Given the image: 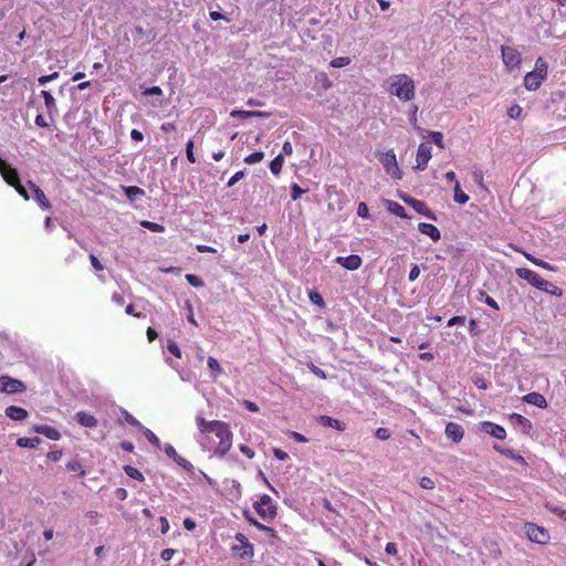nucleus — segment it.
I'll return each instance as SVG.
<instances>
[{"instance_id": "obj_16", "label": "nucleus", "mask_w": 566, "mask_h": 566, "mask_svg": "<svg viewBox=\"0 0 566 566\" xmlns=\"http://www.w3.org/2000/svg\"><path fill=\"white\" fill-rule=\"evenodd\" d=\"M28 185L33 190L34 199L36 200L39 206L44 210H51L52 205H51L50 200L46 198L43 190L32 181H29Z\"/></svg>"}, {"instance_id": "obj_63", "label": "nucleus", "mask_w": 566, "mask_h": 566, "mask_svg": "<svg viewBox=\"0 0 566 566\" xmlns=\"http://www.w3.org/2000/svg\"><path fill=\"white\" fill-rule=\"evenodd\" d=\"M196 249L198 252H201V253H205V252L217 253V250L213 247L206 245V244H198L196 247Z\"/></svg>"}, {"instance_id": "obj_4", "label": "nucleus", "mask_w": 566, "mask_h": 566, "mask_svg": "<svg viewBox=\"0 0 566 566\" xmlns=\"http://www.w3.org/2000/svg\"><path fill=\"white\" fill-rule=\"evenodd\" d=\"M548 76V63L543 56L535 61V69L524 76V87L527 91H537Z\"/></svg>"}, {"instance_id": "obj_50", "label": "nucleus", "mask_w": 566, "mask_h": 566, "mask_svg": "<svg viewBox=\"0 0 566 566\" xmlns=\"http://www.w3.org/2000/svg\"><path fill=\"white\" fill-rule=\"evenodd\" d=\"M419 484L424 490H432L434 488L433 480L428 476L421 478Z\"/></svg>"}, {"instance_id": "obj_61", "label": "nucleus", "mask_w": 566, "mask_h": 566, "mask_svg": "<svg viewBox=\"0 0 566 566\" xmlns=\"http://www.w3.org/2000/svg\"><path fill=\"white\" fill-rule=\"evenodd\" d=\"M420 269L417 264H413L409 272V281L413 282L419 277Z\"/></svg>"}, {"instance_id": "obj_26", "label": "nucleus", "mask_w": 566, "mask_h": 566, "mask_svg": "<svg viewBox=\"0 0 566 566\" xmlns=\"http://www.w3.org/2000/svg\"><path fill=\"white\" fill-rule=\"evenodd\" d=\"M514 424L521 427L524 432H528L532 429V422L522 415L512 413L510 416Z\"/></svg>"}, {"instance_id": "obj_3", "label": "nucleus", "mask_w": 566, "mask_h": 566, "mask_svg": "<svg viewBox=\"0 0 566 566\" xmlns=\"http://www.w3.org/2000/svg\"><path fill=\"white\" fill-rule=\"evenodd\" d=\"M516 275L520 279L527 281L532 286H534L535 289H537L542 292H545V293H548L551 295H555L558 297L563 295V291L559 287H557L553 283L546 281L538 273H536L530 269H526V268L516 269Z\"/></svg>"}, {"instance_id": "obj_18", "label": "nucleus", "mask_w": 566, "mask_h": 566, "mask_svg": "<svg viewBox=\"0 0 566 566\" xmlns=\"http://www.w3.org/2000/svg\"><path fill=\"white\" fill-rule=\"evenodd\" d=\"M418 230L422 234L430 237L434 242L439 241L441 238L440 230L432 223L420 222L418 224Z\"/></svg>"}, {"instance_id": "obj_7", "label": "nucleus", "mask_w": 566, "mask_h": 566, "mask_svg": "<svg viewBox=\"0 0 566 566\" xmlns=\"http://www.w3.org/2000/svg\"><path fill=\"white\" fill-rule=\"evenodd\" d=\"M254 510L263 520H272L276 515V507L272 504L270 495L264 494L253 504Z\"/></svg>"}, {"instance_id": "obj_19", "label": "nucleus", "mask_w": 566, "mask_h": 566, "mask_svg": "<svg viewBox=\"0 0 566 566\" xmlns=\"http://www.w3.org/2000/svg\"><path fill=\"white\" fill-rule=\"evenodd\" d=\"M4 413L8 418L15 420V421H22V420L27 419L28 415H29L24 408L18 407V406L7 407Z\"/></svg>"}, {"instance_id": "obj_53", "label": "nucleus", "mask_w": 566, "mask_h": 566, "mask_svg": "<svg viewBox=\"0 0 566 566\" xmlns=\"http://www.w3.org/2000/svg\"><path fill=\"white\" fill-rule=\"evenodd\" d=\"M165 453L167 454L168 458H170L174 461L177 459V457H179L178 452L171 444L165 446Z\"/></svg>"}, {"instance_id": "obj_24", "label": "nucleus", "mask_w": 566, "mask_h": 566, "mask_svg": "<svg viewBox=\"0 0 566 566\" xmlns=\"http://www.w3.org/2000/svg\"><path fill=\"white\" fill-rule=\"evenodd\" d=\"M387 209L390 213L401 218V219H408L409 216L408 213L406 212L405 208L396 202V201H391V200H388L387 201Z\"/></svg>"}, {"instance_id": "obj_52", "label": "nucleus", "mask_w": 566, "mask_h": 566, "mask_svg": "<svg viewBox=\"0 0 566 566\" xmlns=\"http://www.w3.org/2000/svg\"><path fill=\"white\" fill-rule=\"evenodd\" d=\"M522 113V107L517 104L511 106L507 111V115L511 117V118H517Z\"/></svg>"}, {"instance_id": "obj_5", "label": "nucleus", "mask_w": 566, "mask_h": 566, "mask_svg": "<svg viewBox=\"0 0 566 566\" xmlns=\"http://www.w3.org/2000/svg\"><path fill=\"white\" fill-rule=\"evenodd\" d=\"M379 161L384 166L385 171L395 180L402 178V171L398 165L396 154L394 150L382 153L379 157Z\"/></svg>"}, {"instance_id": "obj_15", "label": "nucleus", "mask_w": 566, "mask_h": 566, "mask_svg": "<svg viewBox=\"0 0 566 566\" xmlns=\"http://www.w3.org/2000/svg\"><path fill=\"white\" fill-rule=\"evenodd\" d=\"M336 262L343 268L349 271H355L361 266V258L357 254H350L348 256H338Z\"/></svg>"}, {"instance_id": "obj_43", "label": "nucleus", "mask_w": 566, "mask_h": 566, "mask_svg": "<svg viewBox=\"0 0 566 566\" xmlns=\"http://www.w3.org/2000/svg\"><path fill=\"white\" fill-rule=\"evenodd\" d=\"M480 295H481V297H484V302H485V304H486L488 306H490L491 308H493V310H495V311H499V310H500L497 302H496L493 297L489 296V295H488L485 292H483V291H481V292H480Z\"/></svg>"}, {"instance_id": "obj_38", "label": "nucleus", "mask_w": 566, "mask_h": 566, "mask_svg": "<svg viewBox=\"0 0 566 566\" xmlns=\"http://www.w3.org/2000/svg\"><path fill=\"white\" fill-rule=\"evenodd\" d=\"M307 189H302L297 184L291 185V198L293 201H296L301 198V196L305 192H307Z\"/></svg>"}, {"instance_id": "obj_30", "label": "nucleus", "mask_w": 566, "mask_h": 566, "mask_svg": "<svg viewBox=\"0 0 566 566\" xmlns=\"http://www.w3.org/2000/svg\"><path fill=\"white\" fill-rule=\"evenodd\" d=\"M283 163H284V159H283V156L282 155H277L271 163H270V169L272 171V174L274 175H279L282 170V167H283Z\"/></svg>"}, {"instance_id": "obj_23", "label": "nucleus", "mask_w": 566, "mask_h": 566, "mask_svg": "<svg viewBox=\"0 0 566 566\" xmlns=\"http://www.w3.org/2000/svg\"><path fill=\"white\" fill-rule=\"evenodd\" d=\"M230 116L233 118H251V117H269L270 114L265 113V112L234 109L230 113Z\"/></svg>"}, {"instance_id": "obj_21", "label": "nucleus", "mask_w": 566, "mask_h": 566, "mask_svg": "<svg viewBox=\"0 0 566 566\" xmlns=\"http://www.w3.org/2000/svg\"><path fill=\"white\" fill-rule=\"evenodd\" d=\"M318 422H319V424H322L324 427L333 428V429H336L337 431H344L346 429V426L344 422H342L333 417H329V416H321L318 418Z\"/></svg>"}, {"instance_id": "obj_11", "label": "nucleus", "mask_w": 566, "mask_h": 566, "mask_svg": "<svg viewBox=\"0 0 566 566\" xmlns=\"http://www.w3.org/2000/svg\"><path fill=\"white\" fill-rule=\"evenodd\" d=\"M0 174L4 181L13 187L20 182L19 172L15 168L11 167L4 159L0 158Z\"/></svg>"}, {"instance_id": "obj_33", "label": "nucleus", "mask_w": 566, "mask_h": 566, "mask_svg": "<svg viewBox=\"0 0 566 566\" xmlns=\"http://www.w3.org/2000/svg\"><path fill=\"white\" fill-rule=\"evenodd\" d=\"M124 191L130 200H134L137 196H143L145 193L142 188L136 186L124 187Z\"/></svg>"}, {"instance_id": "obj_58", "label": "nucleus", "mask_w": 566, "mask_h": 566, "mask_svg": "<svg viewBox=\"0 0 566 566\" xmlns=\"http://www.w3.org/2000/svg\"><path fill=\"white\" fill-rule=\"evenodd\" d=\"M239 450L249 459H252L255 455L254 451L247 444H240Z\"/></svg>"}, {"instance_id": "obj_14", "label": "nucleus", "mask_w": 566, "mask_h": 566, "mask_svg": "<svg viewBox=\"0 0 566 566\" xmlns=\"http://www.w3.org/2000/svg\"><path fill=\"white\" fill-rule=\"evenodd\" d=\"M444 433L448 439L455 443H459L463 439L464 430L462 426H460L457 422H448L446 426Z\"/></svg>"}, {"instance_id": "obj_10", "label": "nucleus", "mask_w": 566, "mask_h": 566, "mask_svg": "<svg viewBox=\"0 0 566 566\" xmlns=\"http://www.w3.org/2000/svg\"><path fill=\"white\" fill-rule=\"evenodd\" d=\"M431 144L428 142H423L419 145L416 156V166L415 168L418 170H424L429 160L431 159Z\"/></svg>"}, {"instance_id": "obj_45", "label": "nucleus", "mask_w": 566, "mask_h": 566, "mask_svg": "<svg viewBox=\"0 0 566 566\" xmlns=\"http://www.w3.org/2000/svg\"><path fill=\"white\" fill-rule=\"evenodd\" d=\"M357 214H358V217H360L363 219H368L370 217L368 206L365 202L358 203Z\"/></svg>"}, {"instance_id": "obj_22", "label": "nucleus", "mask_w": 566, "mask_h": 566, "mask_svg": "<svg viewBox=\"0 0 566 566\" xmlns=\"http://www.w3.org/2000/svg\"><path fill=\"white\" fill-rule=\"evenodd\" d=\"M523 401L539 408H545L547 406L546 399L538 392H530L525 395L523 397Z\"/></svg>"}, {"instance_id": "obj_49", "label": "nucleus", "mask_w": 566, "mask_h": 566, "mask_svg": "<svg viewBox=\"0 0 566 566\" xmlns=\"http://www.w3.org/2000/svg\"><path fill=\"white\" fill-rule=\"evenodd\" d=\"M59 75H60L59 72H53V73H51L49 75L40 76L38 81H39V83L41 85H44V84H46L49 82H52V81L56 80L59 77Z\"/></svg>"}, {"instance_id": "obj_1", "label": "nucleus", "mask_w": 566, "mask_h": 566, "mask_svg": "<svg viewBox=\"0 0 566 566\" xmlns=\"http://www.w3.org/2000/svg\"><path fill=\"white\" fill-rule=\"evenodd\" d=\"M196 424L199 430L197 441L206 448L209 442V433H212L218 442L212 448L216 457L222 459L230 451L233 442V433L230 426L221 420H206L201 415L196 416Z\"/></svg>"}, {"instance_id": "obj_20", "label": "nucleus", "mask_w": 566, "mask_h": 566, "mask_svg": "<svg viewBox=\"0 0 566 566\" xmlns=\"http://www.w3.org/2000/svg\"><path fill=\"white\" fill-rule=\"evenodd\" d=\"M75 419L78 422V424L85 428H94L97 424V419L93 415L87 413L85 411L76 412Z\"/></svg>"}, {"instance_id": "obj_37", "label": "nucleus", "mask_w": 566, "mask_h": 566, "mask_svg": "<svg viewBox=\"0 0 566 566\" xmlns=\"http://www.w3.org/2000/svg\"><path fill=\"white\" fill-rule=\"evenodd\" d=\"M349 63H350V57L339 56V57L333 59L329 64L332 67L339 69V67H344V66L348 65Z\"/></svg>"}, {"instance_id": "obj_31", "label": "nucleus", "mask_w": 566, "mask_h": 566, "mask_svg": "<svg viewBox=\"0 0 566 566\" xmlns=\"http://www.w3.org/2000/svg\"><path fill=\"white\" fill-rule=\"evenodd\" d=\"M66 469L69 471H73V472L78 473V475H81V476L85 475V470H84L82 463L78 460H72V461L67 462L66 463Z\"/></svg>"}, {"instance_id": "obj_48", "label": "nucleus", "mask_w": 566, "mask_h": 566, "mask_svg": "<svg viewBox=\"0 0 566 566\" xmlns=\"http://www.w3.org/2000/svg\"><path fill=\"white\" fill-rule=\"evenodd\" d=\"M175 462L180 465L182 469L187 470V471H191L193 470V465L191 464L190 461H188L187 459L182 458V457H177V459L175 460Z\"/></svg>"}, {"instance_id": "obj_13", "label": "nucleus", "mask_w": 566, "mask_h": 566, "mask_svg": "<svg viewBox=\"0 0 566 566\" xmlns=\"http://www.w3.org/2000/svg\"><path fill=\"white\" fill-rule=\"evenodd\" d=\"M480 429L484 433H486L495 439L504 440L506 438V430L502 426L496 424L494 422L482 421L480 423Z\"/></svg>"}, {"instance_id": "obj_51", "label": "nucleus", "mask_w": 566, "mask_h": 566, "mask_svg": "<svg viewBox=\"0 0 566 566\" xmlns=\"http://www.w3.org/2000/svg\"><path fill=\"white\" fill-rule=\"evenodd\" d=\"M143 94L146 96H160L163 95V90L159 86H151L146 88Z\"/></svg>"}, {"instance_id": "obj_28", "label": "nucleus", "mask_w": 566, "mask_h": 566, "mask_svg": "<svg viewBox=\"0 0 566 566\" xmlns=\"http://www.w3.org/2000/svg\"><path fill=\"white\" fill-rule=\"evenodd\" d=\"M41 96L44 99V104H45L48 113L51 115L53 111H56L55 98L49 91H44V90L41 92Z\"/></svg>"}, {"instance_id": "obj_12", "label": "nucleus", "mask_w": 566, "mask_h": 566, "mask_svg": "<svg viewBox=\"0 0 566 566\" xmlns=\"http://www.w3.org/2000/svg\"><path fill=\"white\" fill-rule=\"evenodd\" d=\"M402 200L410 206L415 211L419 214L427 217L430 220H437L434 212L428 208L426 202L411 198V197H402Z\"/></svg>"}, {"instance_id": "obj_41", "label": "nucleus", "mask_w": 566, "mask_h": 566, "mask_svg": "<svg viewBox=\"0 0 566 566\" xmlns=\"http://www.w3.org/2000/svg\"><path fill=\"white\" fill-rule=\"evenodd\" d=\"M122 415H123L125 421L127 423H129L130 426H134L137 428H143L142 423L133 415H130L127 410L122 409Z\"/></svg>"}, {"instance_id": "obj_34", "label": "nucleus", "mask_w": 566, "mask_h": 566, "mask_svg": "<svg viewBox=\"0 0 566 566\" xmlns=\"http://www.w3.org/2000/svg\"><path fill=\"white\" fill-rule=\"evenodd\" d=\"M124 471L129 478L135 479L137 481H144V475L137 468H134L132 465H125Z\"/></svg>"}, {"instance_id": "obj_29", "label": "nucleus", "mask_w": 566, "mask_h": 566, "mask_svg": "<svg viewBox=\"0 0 566 566\" xmlns=\"http://www.w3.org/2000/svg\"><path fill=\"white\" fill-rule=\"evenodd\" d=\"M469 196L463 192L461 190V186L459 184V181H455V185H454V201L460 203V205H464L469 201Z\"/></svg>"}, {"instance_id": "obj_9", "label": "nucleus", "mask_w": 566, "mask_h": 566, "mask_svg": "<svg viewBox=\"0 0 566 566\" xmlns=\"http://www.w3.org/2000/svg\"><path fill=\"white\" fill-rule=\"evenodd\" d=\"M25 390V385L15 378L3 375L0 376V391L6 394H17L23 392Z\"/></svg>"}, {"instance_id": "obj_42", "label": "nucleus", "mask_w": 566, "mask_h": 566, "mask_svg": "<svg viewBox=\"0 0 566 566\" xmlns=\"http://www.w3.org/2000/svg\"><path fill=\"white\" fill-rule=\"evenodd\" d=\"M193 146H195V144L192 140H189L186 144V156H187L188 161L191 164H195L197 161V159L195 157V153H193Z\"/></svg>"}, {"instance_id": "obj_46", "label": "nucleus", "mask_w": 566, "mask_h": 566, "mask_svg": "<svg viewBox=\"0 0 566 566\" xmlns=\"http://www.w3.org/2000/svg\"><path fill=\"white\" fill-rule=\"evenodd\" d=\"M208 366L213 374H216V375L221 374V367H220L218 360L216 358H213L212 356H209Z\"/></svg>"}, {"instance_id": "obj_62", "label": "nucleus", "mask_w": 566, "mask_h": 566, "mask_svg": "<svg viewBox=\"0 0 566 566\" xmlns=\"http://www.w3.org/2000/svg\"><path fill=\"white\" fill-rule=\"evenodd\" d=\"M242 405L247 408V410H249L251 412H258L259 411L258 405L255 402H253V401L243 400Z\"/></svg>"}, {"instance_id": "obj_47", "label": "nucleus", "mask_w": 566, "mask_h": 566, "mask_svg": "<svg viewBox=\"0 0 566 566\" xmlns=\"http://www.w3.org/2000/svg\"><path fill=\"white\" fill-rule=\"evenodd\" d=\"M375 437L381 441H386L390 438V431L387 428H378L375 432Z\"/></svg>"}, {"instance_id": "obj_35", "label": "nucleus", "mask_w": 566, "mask_h": 566, "mask_svg": "<svg viewBox=\"0 0 566 566\" xmlns=\"http://www.w3.org/2000/svg\"><path fill=\"white\" fill-rule=\"evenodd\" d=\"M263 158H264L263 151H255V153H252L249 156H247L244 158V163H247L248 165H253V164L262 161Z\"/></svg>"}, {"instance_id": "obj_60", "label": "nucleus", "mask_w": 566, "mask_h": 566, "mask_svg": "<svg viewBox=\"0 0 566 566\" xmlns=\"http://www.w3.org/2000/svg\"><path fill=\"white\" fill-rule=\"evenodd\" d=\"M90 261L95 271L104 270L103 264L99 262V260L94 254L90 255Z\"/></svg>"}, {"instance_id": "obj_40", "label": "nucleus", "mask_w": 566, "mask_h": 566, "mask_svg": "<svg viewBox=\"0 0 566 566\" xmlns=\"http://www.w3.org/2000/svg\"><path fill=\"white\" fill-rule=\"evenodd\" d=\"M308 297L313 304L319 307H323L325 305L323 296L317 291H310Z\"/></svg>"}, {"instance_id": "obj_56", "label": "nucleus", "mask_w": 566, "mask_h": 566, "mask_svg": "<svg viewBox=\"0 0 566 566\" xmlns=\"http://www.w3.org/2000/svg\"><path fill=\"white\" fill-rule=\"evenodd\" d=\"M244 176V171H237L228 181V187H233Z\"/></svg>"}, {"instance_id": "obj_44", "label": "nucleus", "mask_w": 566, "mask_h": 566, "mask_svg": "<svg viewBox=\"0 0 566 566\" xmlns=\"http://www.w3.org/2000/svg\"><path fill=\"white\" fill-rule=\"evenodd\" d=\"M142 226L144 228L149 229L153 232H163L165 229L164 226H161L159 223L151 222V221H143Z\"/></svg>"}, {"instance_id": "obj_6", "label": "nucleus", "mask_w": 566, "mask_h": 566, "mask_svg": "<svg viewBox=\"0 0 566 566\" xmlns=\"http://www.w3.org/2000/svg\"><path fill=\"white\" fill-rule=\"evenodd\" d=\"M527 538L534 543L544 545L549 542V533L546 528L533 523H526L524 526Z\"/></svg>"}, {"instance_id": "obj_39", "label": "nucleus", "mask_w": 566, "mask_h": 566, "mask_svg": "<svg viewBox=\"0 0 566 566\" xmlns=\"http://www.w3.org/2000/svg\"><path fill=\"white\" fill-rule=\"evenodd\" d=\"M185 279L193 287H202L205 285V282L198 275L186 274Z\"/></svg>"}, {"instance_id": "obj_25", "label": "nucleus", "mask_w": 566, "mask_h": 566, "mask_svg": "<svg viewBox=\"0 0 566 566\" xmlns=\"http://www.w3.org/2000/svg\"><path fill=\"white\" fill-rule=\"evenodd\" d=\"M514 250L517 251V252H521L524 255V258L526 260H528L530 262H532L533 264H535V265H537L539 268H543L545 270H548V271H553L554 270L553 265H551L549 263H547V262H545L543 260L536 259L535 256H533L528 252L522 251V250H520L517 248H514Z\"/></svg>"}, {"instance_id": "obj_32", "label": "nucleus", "mask_w": 566, "mask_h": 566, "mask_svg": "<svg viewBox=\"0 0 566 566\" xmlns=\"http://www.w3.org/2000/svg\"><path fill=\"white\" fill-rule=\"evenodd\" d=\"M143 430V433L145 438L156 448H160V440L158 437L148 428H140Z\"/></svg>"}, {"instance_id": "obj_55", "label": "nucleus", "mask_w": 566, "mask_h": 566, "mask_svg": "<svg viewBox=\"0 0 566 566\" xmlns=\"http://www.w3.org/2000/svg\"><path fill=\"white\" fill-rule=\"evenodd\" d=\"M432 139L434 142V144L440 147V148H443L444 145H443V135L442 133L440 132H432Z\"/></svg>"}, {"instance_id": "obj_17", "label": "nucleus", "mask_w": 566, "mask_h": 566, "mask_svg": "<svg viewBox=\"0 0 566 566\" xmlns=\"http://www.w3.org/2000/svg\"><path fill=\"white\" fill-rule=\"evenodd\" d=\"M32 430L36 433L45 436L50 440L57 441L61 439V433L59 432V430L51 426L35 424L33 426Z\"/></svg>"}, {"instance_id": "obj_36", "label": "nucleus", "mask_w": 566, "mask_h": 566, "mask_svg": "<svg viewBox=\"0 0 566 566\" xmlns=\"http://www.w3.org/2000/svg\"><path fill=\"white\" fill-rule=\"evenodd\" d=\"M546 507L549 510V512H552L553 514L558 516L560 520L566 522V510L565 509H563L558 505H554V504H548Z\"/></svg>"}, {"instance_id": "obj_27", "label": "nucleus", "mask_w": 566, "mask_h": 566, "mask_svg": "<svg viewBox=\"0 0 566 566\" xmlns=\"http://www.w3.org/2000/svg\"><path fill=\"white\" fill-rule=\"evenodd\" d=\"M40 443H41V439L38 438V437H33V438L23 437V438H19L17 440V446L20 447V448L34 449Z\"/></svg>"}, {"instance_id": "obj_57", "label": "nucleus", "mask_w": 566, "mask_h": 566, "mask_svg": "<svg viewBox=\"0 0 566 566\" xmlns=\"http://www.w3.org/2000/svg\"><path fill=\"white\" fill-rule=\"evenodd\" d=\"M465 321L464 316H453L448 321V326L464 325Z\"/></svg>"}, {"instance_id": "obj_59", "label": "nucleus", "mask_w": 566, "mask_h": 566, "mask_svg": "<svg viewBox=\"0 0 566 566\" xmlns=\"http://www.w3.org/2000/svg\"><path fill=\"white\" fill-rule=\"evenodd\" d=\"M13 188L17 190V192L23 197L24 200H29L30 196L27 191V189L21 185V181L18 182V185L13 186Z\"/></svg>"}, {"instance_id": "obj_54", "label": "nucleus", "mask_w": 566, "mask_h": 566, "mask_svg": "<svg viewBox=\"0 0 566 566\" xmlns=\"http://www.w3.org/2000/svg\"><path fill=\"white\" fill-rule=\"evenodd\" d=\"M175 554H176L175 549H172V548H165L164 551H161L160 557H161L163 560L168 562V560H170L174 557Z\"/></svg>"}, {"instance_id": "obj_64", "label": "nucleus", "mask_w": 566, "mask_h": 566, "mask_svg": "<svg viewBox=\"0 0 566 566\" xmlns=\"http://www.w3.org/2000/svg\"><path fill=\"white\" fill-rule=\"evenodd\" d=\"M197 524L196 522L190 518V517H187L184 520V527L187 530V531H193L196 528Z\"/></svg>"}, {"instance_id": "obj_2", "label": "nucleus", "mask_w": 566, "mask_h": 566, "mask_svg": "<svg viewBox=\"0 0 566 566\" xmlns=\"http://www.w3.org/2000/svg\"><path fill=\"white\" fill-rule=\"evenodd\" d=\"M386 91L401 102H409L415 98V81L407 74H394L387 80Z\"/></svg>"}, {"instance_id": "obj_8", "label": "nucleus", "mask_w": 566, "mask_h": 566, "mask_svg": "<svg viewBox=\"0 0 566 566\" xmlns=\"http://www.w3.org/2000/svg\"><path fill=\"white\" fill-rule=\"evenodd\" d=\"M501 56L504 65L509 71L517 69L522 63L520 52L512 46H501Z\"/></svg>"}]
</instances>
